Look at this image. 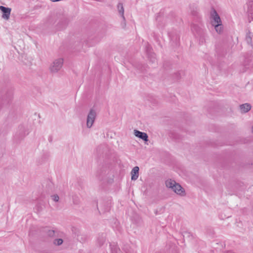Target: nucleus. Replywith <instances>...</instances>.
<instances>
[{"instance_id": "1", "label": "nucleus", "mask_w": 253, "mask_h": 253, "mask_svg": "<svg viewBox=\"0 0 253 253\" xmlns=\"http://www.w3.org/2000/svg\"><path fill=\"white\" fill-rule=\"evenodd\" d=\"M191 31L194 36L199 40L200 44L205 42V33L201 25L193 24L191 26Z\"/></svg>"}, {"instance_id": "2", "label": "nucleus", "mask_w": 253, "mask_h": 253, "mask_svg": "<svg viewBox=\"0 0 253 253\" xmlns=\"http://www.w3.org/2000/svg\"><path fill=\"white\" fill-rule=\"evenodd\" d=\"M63 59L58 58L55 60L50 67V71L52 73H57L62 67Z\"/></svg>"}, {"instance_id": "3", "label": "nucleus", "mask_w": 253, "mask_h": 253, "mask_svg": "<svg viewBox=\"0 0 253 253\" xmlns=\"http://www.w3.org/2000/svg\"><path fill=\"white\" fill-rule=\"evenodd\" d=\"M96 117V111L93 109H90L87 115L86 120V126L88 128H90L92 126Z\"/></svg>"}, {"instance_id": "4", "label": "nucleus", "mask_w": 253, "mask_h": 253, "mask_svg": "<svg viewBox=\"0 0 253 253\" xmlns=\"http://www.w3.org/2000/svg\"><path fill=\"white\" fill-rule=\"evenodd\" d=\"M0 10L2 13L1 16L2 18L5 20H8L10 17V15L11 11V9L9 7H6L3 6H0Z\"/></svg>"}, {"instance_id": "5", "label": "nucleus", "mask_w": 253, "mask_h": 253, "mask_svg": "<svg viewBox=\"0 0 253 253\" xmlns=\"http://www.w3.org/2000/svg\"><path fill=\"white\" fill-rule=\"evenodd\" d=\"M134 134L135 136L142 139L145 142L148 141V136L145 132H141L138 130H134Z\"/></svg>"}, {"instance_id": "6", "label": "nucleus", "mask_w": 253, "mask_h": 253, "mask_svg": "<svg viewBox=\"0 0 253 253\" xmlns=\"http://www.w3.org/2000/svg\"><path fill=\"white\" fill-rule=\"evenodd\" d=\"M172 190L177 194H178L180 196H184L185 195L184 188H182L181 186L177 183L175 184Z\"/></svg>"}, {"instance_id": "7", "label": "nucleus", "mask_w": 253, "mask_h": 253, "mask_svg": "<svg viewBox=\"0 0 253 253\" xmlns=\"http://www.w3.org/2000/svg\"><path fill=\"white\" fill-rule=\"evenodd\" d=\"M248 12L249 13V19L253 21V0H249L248 2Z\"/></svg>"}, {"instance_id": "8", "label": "nucleus", "mask_w": 253, "mask_h": 253, "mask_svg": "<svg viewBox=\"0 0 253 253\" xmlns=\"http://www.w3.org/2000/svg\"><path fill=\"white\" fill-rule=\"evenodd\" d=\"M151 48L149 44L146 46V50L148 54V57L149 58L151 62L155 63L156 61L155 54L151 52Z\"/></svg>"}, {"instance_id": "9", "label": "nucleus", "mask_w": 253, "mask_h": 253, "mask_svg": "<svg viewBox=\"0 0 253 253\" xmlns=\"http://www.w3.org/2000/svg\"><path fill=\"white\" fill-rule=\"evenodd\" d=\"M211 16L214 20V24H220L221 23L220 18L215 10L213 9L211 13Z\"/></svg>"}, {"instance_id": "10", "label": "nucleus", "mask_w": 253, "mask_h": 253, "mask_svg": "<svg viewBox=\"0 0 253 253\" xmlns=\"http://www.w3.org/2000/svg\"><path fill=\"white\" fill-rule=\"evenodd\" d=\"M1 96L3 100L8 102L12 97V92L10 91H7L4 90L2 92Z\"/></svg>"}, {"instance_id": "11", "label": "nucleus", "mask_w": 253, "mask_h": 253, "mask_svg": "<svg viewBox=\"0 0 253 253\" xmlns=\"http://www.w3.org/2000/svg\"><path fill=\"white\" fill-rule=\"evenodd\" d=\"M139 167L137 166L134 167L131 171V180H136L139 176Z\"/></svg>"}, {"instance_id": "12", "label": "nucleus", "mask_w": 253, "mask_h": 253, "mask_svg": "<svg viewBox=\"0 0 253 253\" xmlns=\"http://www.w3.org/2000/svg\"><path fill=\"white\" fill-rule=\"evenodd\" d=\"M240 108L242 113H247L251 109V105L249 103H245L240 106Z\"/></svg>"}, {"instance_id": "13", "label": "nucleus", "mask_w": 253, "mask_h": 253, "mask_svg": "<svg viewBox=\"0 0 253 253\" xmlns=\"http://www.w3.org/2000/svg\"><path fill=\"white\" fill-rule=\"evenodd\" d=\"M68 20L67 18L63 16L61 19V20L58 23V25L63 24L62 26H60L57 28L58 30H60L62 29H63L67 24Z\"/></svg>"}, {"instance_id": "14", "label": "nucleus", "mask_w": 253, "mask_h": 253, "mask_svg": "<svg viewBox=\"0 0 253 253\" xmlns=\"http://www.w3.org/2000/svg\"><path fill=\"white\" fill-rule=\"evenodd\" d=\"M253 36V35L250 31H249L247 33L246 37V41L249 44L252 45Z\"/></svg>"}, {"instance_id": "15", "label": "nucleus", "mask_w": 253, "mask_h": 253, "mask_svg": "<svg viewBox=\"0 0 253 253\" xmlns=\"http://www.w3.org/2000/svg\"><path fill=\"white\" fill-rule=\"evenodd\" d=\"M105 241V236L104 234H102L97 238V243L100 246H102Z\"/></svg>"}, {"instance_id": "16", "label": "nucleus", "mask_w": 253, "mask_h": 253, "mask_svg": "<svg viewBox=\"0 0 253 253\" xmlns=\"http://www.w3.org/2000/svg\"><path fill=\"white\" fill-rule=\"evenodd\" d=\"M176 183V182L174 180H167L166 182V185L167 187L171 188L172 190L173 189L175 184Z\"/></svg>"}, {"instance_id": "17", "label": "nucleus", "mask_w": 253, "mask_h": 253, "mask_svg": "<svg viewBox=\"0 0 253 253\" xmlns=\"http://www.w3.org/2000/svg\"><path fill=\"white\" fill-rule=\"evenodd\" d=\"M118 8L119 13L121 14L122 18H123L124 20H125V18L124 16V7L122 3H119L118 5Z\"/></svg>"}, {"instance_id": "18", "label": "nucleus", "mask_w": 253, "mask_h": 253, "mask_svg": "<svg viewBox=\"0 0 253 253\" xmlns=\"http://www.w3.org/2000/svg\"><path fill=\"white\" fill-rule=\"evenodd\" d=\"M213 25H214L215 29L218 33L220 34L222 32L223 27H222L221 23L220 24H213Z\"/></svg>"}, {"instance_id": "19", "label": "nucleus", "mask_w": 253, "mask_h": 253, "mask_svg": "<svg viewBox=\"0 0 253 253\" xmlns=\"http://www.w3.org/2000/svg\"><path fill=\"white\" fill-rule=\"evenodd\" d=\"M56 16H50L47 20V22L49 23V24H54L55 22V20L56 19Z\"/></svg>"}, {"instance_id": "20", "label": "nucleus", "mask_w": 253, "mask_h": 253, "mask_svg": "<svg viewBox=\"0 0 253 253\" xmlns=\"http://www.w3.org/2000/svg\"><path fill=\"white\" fill-rule=\"evenodd\" d=\"M53 243L55 245L59 246L63 243V240L62 239H56L54 240Z\"/></svg>"}, {"instance_id": "21", "label": "nucleus", "mask_w": 253, "mask_h": 253, "mask_svg": "<svg viewBox=\"0 0 253 253\" xmlns=\"http://www.w3.org/2000/svg\"><path fill=\"white\" fill-rule=\"evenodd\" d=\"M51 197L52 199L54 201H55V202H58L59 199V196H58V195H57V194L53 195H52V196H51Z\"/></svg>"}, {"instance_id": "22", "label": "nucleus", "mask_w": 253, "mask_h": 253, "mask_svg": "<svg viewBox=\"0 0 253 253\" xmlns=\"http://www.w3.org/2000/svg\"><path fill=\"white\" fill-rule=\"evenodd\" d=\"M55 234V231L53 230H48L47 232V234L49 237H53L54 236Z\"/></svg>"}, {"instance_id": "23", "label": "nucleus", "mask_w": 253, "mask_h": 253, "mask_svg": "<svg viewBox=\"0 0 253 253\" xmlns=\"http://www.w3.org/2000/svg\"><path fill=\"white\" fill-rule=\"evenodd\" d=\"M138 68L141 72H144V71L146 70L145 67L144 65H142V64L139 65L138 66Z\"/></svg>"}, {"instance_id": "24", "label": "nucleus", "mask_w": 253, "mask_h": 253, "mask_svg": "<svg viewBox=\"0 0 253 253\" xmlns=\"http://www.w3.org/2000/svg\"><path fill=\"white\" fill-rule=\"evenodd\" d=\"M252 131L253 132V127H252Z\"/></svg>"}]
</instances>
